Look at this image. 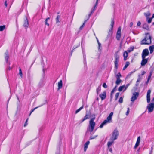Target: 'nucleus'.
I'll return each mask as SVG.
<instances>
[{
	"mask_svg": "<svg viewBox=\"0 0 154 154\" xmlns=\"http://www.w3.org/2000/svg\"><path fill=\"white\" fill-rule=\"evenodd\" d=\"M95 118V117H94L90 120L89 124L87 129V131L90 132H92L93 131L96 124L95 122H94Z\"/></svg>",
	"mask_w": 154,
	"mask_h": 154,
	"instance_id": "obj_1",
	"label": "nucleus"
},
{
	"mask_svg": "<svg viewBox=\"0 0 154 154\" xmlns=\"http://www.w3.org/2000/svg\"><path fill=\"white\" fill-rule=\"evenodd\" d=\"M151 37L148 33L146 34V37L143 40L140 42V44H149L151 43Z\"/></svg>",
	"mask_w": 154,
	"mask_h": 154,
	"instance_id": "obj_2",
	"label": "nucleus"
},
{
	"mask_svg": "<svg viewBox=\"0 0 154 154\" xmlns=\"http://www.w3.org/2000/svg\"><path fill=\"white\" fill-rule=\"evenodd\" d=\"M113 113L112 112H111L109 116L107 117L106 119L103 121V123L100 125V128H102L103 126L107 123H110L112 122V117L113 115Z\"/></svg>",
	"mask_w": 154,
	"mask_h": 154,
	"instance_id": "obj_3",
	"label": "nucleus"
},
{
	"mask_svg": "<svg viewBox=\"0 0 154 154\" xmlns=\"http://www.w3.org/2000/svg\"><path fill=\"white\" fill-rule=\"evenodd\" d=\"M119 135V131L117 128L115 129L113 131L110 140H115L117 139Z\"/></svg>",
	"mask_w": 154,
	"mask_h": 154,
	"instance_id": "obj_4",
	"label": "nucleus"
},
{
	"mask_svg": "<svg viewBox=\"0 0 154 154\" xmlns=\"http://www.w3.org/2000/svg\"><path fill=\"white\" fill-rule=\"evenodd\" d=\"M114 22L113 19H111V23L110 24L111 27L109 30V31L108 32V35L107 37L108 38L110 37L111 36L112 33V29L114 24Z\"/></svg>",
	"mask_w": 154,
	"mask_h": 154,
	"instance_id": "obj_5",
	"label": "nucleus"
},
{
	"mask_svg": "<svg viewBox=\"0 0 154 154\" xmlns=\"http://www.w3.org/2000/svg\"><path fill=\"white\" fill-rule=\"evenodd\" d=\"M144 15L145 16L146 18V20L147 21L148 23H150L152 20V18H149L150 16L151 15V14L149 11H148L146 12H145L144 13Z\"/></svg>",
	"mask_w": 154,
	"mask_h": 154,
	"instance_id": "obj_6",
	"label": "nucleus"
},
{
	"mask_svg": "<svg viewBox=\"0 0 154 154\" xmlns=\"http://www.w3.org/2000/svg\"><path fill=\"white\" fill-rule=\"evenodd\" d=\"M146 108L148 110L149 113L152 112L154 109V103H151L148 104Z\"/></svg>",
	"mask_w": 154,
	"mask_h": 154,
	"instance_id": "obj_7",
	"label": "nucleus"
},
{
	"mask_svg": "<svg viewBox=\"0 0 154 154\" xmlns=\"http://www.w3.org/2000/svg\"><path fill=\"white\" fill-rule=\"evenodd\" d=\"M139 94V93L138 92H136L134 93L131 98V101L132 102H134L138 97Z\"/></svg>",
	"mask_w": 154,
	"mask_h": 154,
	"instance_id": "obj_8",
	"label": "nucleus"
},
{
	"mask_svg": "<svg viewBox=\"0 0 154 154\" xmlns=\"http://www.w3.org/2000/svg\"><path fill=\"white\" fill-rule=\"evenodd\" d=\"M149 54V51L148 49H145L143 50L142 53V57H146V56H148Z\"/></svg>",
	"mask_w": 154,
	"mask_h": 154,
	"instance_id": "obj_9",
	"label": "nucleus"
},
{
	"mask_svg": "<svg viewBox=\"0 0 154 154\" xmlns=\"http://www.w3.org/2000/svg\"><path fill=\"white\" fill-rule=\"evenodd\" d=\"M121 27H119L118 28V29L117 31L116 34V38L118 40H120L121 36Z\"/></svg>",
	"mask_w": 154,
	"mask_h": 154,
	"instance_id": "obj_10",
	"label": "nucleus"
},
{
	"mask_svg": "<svg viewBox=\"0 0 154 154\" xmlns=\"http://www.w3.org/2000/svg\"><path fill=\"white\" fill-rule=\"evenodd\" d=\"M151 92V91L150 90H149L147 93V102L149 103L150 102V94Z\"/></svg>",
	"mask_w": 154,
	"mask_h": 154,
	"instance_id": "obj_11",
	"label": "nucleus"
},
{
	"mask_svg": "<svg viewBox=\"0 0 154 154\" xmlns=\"http://www.w3.org/2000/svg\"><path fill=\"white\" fill-rule=\"evenodd\" d=\"M142 60L141 63V65L142 66H144L148 62V59H145V57H144V58H143V57H142Z\"/></svg>",
	"mask_w": 154,
	"mask_h": 154,
	"instance_id": "obj_12",
	"label": "nucleus"
},
{
	"mask_svg": "<svg viewBox=\"0 0 154 154\" xmlns=\"http://www.w3.org/2000/svg\"><path fill=\"white\" fill-rule=\"evenodd\" d=\"M100 97L101 98V100H103L105 99L106 98V92L104 91L103 93L100 94Z\"/></svg>",
	"mask_w": 154,
	"mask_h": 154,
	"instance_id": "obj_13",
	"label": "nucleus"
},
{
	"mask_svg": "<svg viewBox=\"0 0 154 154\" xmlns=\"http://www.w3.org/2000/svg\"><path fill=\"white\" fill-rule=\"evenodd\" d=\"M29 26V22L28 20L26 18H25V19L24 21V23L23 24V26L24 27L27 28Z\"/></svg>",
	"mask_w": 154,
	"mask_h": 154,
	"instance_id": "obj_14",
	"label": "nucleus"
},
{
	"mask_svg": "<svg viewBox=\"0 0 154 154\" xmlns=\"http://www.w3.org/2000/svg\"><path fill=\"white\" fill-rule=\"evenodd\" d=\"M63 86V82L62 80H61L58 83V90H59V89L62 88Z\"/></svg>",
	"mask_w": 154,
	"mask_h": 154,
	"instance_id": "obj_15",
	"label": "nucleus"
},
{
	"mask_svg": "<svg viewBox=\"0 0 154 154\" xmlns=\"http://www.w3.org/2000/svg\"><path fill=\"white\" fill-rule=\"evenodd\" d=\"M125 88V85H123L120 86L118 88V91L120 92L122 91H124L127 89L126 88Z\"/></svg>",
	"mask_w": 154,
	"mask_h": 154,
	"instance_id": "obj_16",
	"label": "nucleus"
},
{
	"mask_svg": "<svg viewBox=\"0 0 154 154\" xmlns=\"http://www.w3.org/2000/svg\"><path fill=\"white\" fill-rule=\"evenodd\" d=\"M110 140L107 142V146L108 148H109L114 143V140Z\"/></svg>",
	"mask_w": 154,
	"mask_h": 154,
	"instance_id": "obj_17",
	"label": "nucleus"
},
{
	"mask_svg": "<svg viewBox=\"0 0 154 154\" xmlns=\"http://www.w3.org/2000/svg\"><path fill=\"white\" fill-rule=\"evenodd\" d=\"M44 84L45 83L43 80H41L39 81L38 84V86L39 87L41 88L44 86Z\"/></svg>",
	"mask_w": 154,
	"mask_h": 154,
	"instance_id": "obj_18",
	"label": "nucleus"
},
{
	"mask_svg": "<svg viewBox=\"0 0 154 154\" xmlns=\"http://www.w3.org/2000/svg\"><path fill=\"white\" fill-rule=\"evenodd\" d=\"M90 116V115H89L88 114H86L85 116H84V118L80 121L82 123L85 120L89 119Z\"/></svg>",
	"mask_w": 154,
	"mask_h": 154,
	"instance_id": "obj_19",
	"label": "nucleus"
},
{
	"mask_svg": "<svg viewBox=\"0 0 154 154\" xmlns=\"http://www.w3.org/2000/svg\"><path fill=\"white\" fill-rule=\"evenodd\" d=\"M90 143V142L89 141H87L84 145V152L86 151L87 150V149L88 148V145Z\"/></svg>",
	"mask_w": 154,
	"mask_h": 154,
	"instance_id": "obj_20",
	"label": "nucleus"
},
{
	"mask_svg": "<svg viewBox=\"0 0 154 154\" xmlns=\"http://www.w3.org/2000/svg\"><path fill=\"white\" fill-rule=\"evenodd\" d=\"M128 53L127 51H125L123 53V56L124 57V60H126L127 59V58L128 56Z\"/></svg>",
	"mask_w": 154,
	"mask_h": 154,
	"instance_id": "obj_21",
	"label": "nucleus"
},
{
	"mask_svg": "<svg viewBox=\"0 0 154 154\" xmlns=\"http://www.w3.org/2000/svg\"><path fill=\"white\" fill-rule=\"evenodd\" d=\"M8 51H6L5 53V59L6 62H7L9 58L8 56Z\"/></svg>",
	"mask_w": 154,
	"mask_h": 154,
	"instance_id": "obj_22",
	"label": "nucleus"
},
{
	"mask_svg": "<svg viewBox=\"0 0 154 154\" xmlns=\"http://www.w3.org/2000/svg\"><path fill=\"white\" fill-rule=\"evenodd\" d=\"M60 18V16L59 15H58L57 16V17L56 18L55 20H56V23L57 24H58L59 23H60V21L59 20V19Z\"/></svg>",
	"mask_w": 154,
	"mask_h": 154,
	"instance_id": "obj_23",
	"label": "nucleus"
},
{
	"mask_svg": "<svg viewBox=\"0 0 154 154\" xmlns=\"http://www.w3.org/2000/svg\"><path fill=\"white\" fill-rule=\"evenodd\" d=\"M114 57L115 60L119 61V56L117 54V53L115 54Z\"/></svg>",
	"mask_w": 154,
	"mask_h": 154,
	"instance_id": "obj_24",
	"label": "nucleus"
},
{
	"mask_svg": "<svg viewBox=\"0 0 154 154\" xmlns=\"http://www.w3.org/2000/svg\"><path fill=\"white\" fill-rule=\"evenodd\" d=\"M117 80L116 82V85H119L121 82H122V81L120 79H116Z\"/></svg>",
	"mask_w": 154,
	"mask_h": 154,
	"instance_id": "obj_25",
	"label": "nucleus"
},
{
	"mask_svg": "<svg viewBox=\"0 0 154 154\" xmlns=\"http://www.w3.org/2000/svg\"><path fill=\"white\" fill-rule=\"evenodd\" d=\"M97 41L98 45V50L100 51H101L102 49L101 44L99 42L97 38Z\"/></svg>",
	"mask_w": 154,
	"mask_h": 154,
	"instance_id": "obj_26",
	"label": "nucleus"
},
{
	"mask_svg": "<svg viewBox=\"0 0 154 154\" xmlns=\"http://www.w3.org/2000/svg\"><path fill=\"white\" fill-rule=\"evenodd\" d=\"M154 49V46L152 45L150 46L149 47V49L150 51V53L151 54L152 53L153 51V50Z\"/></svg>",
	"mask_w": 154,
	"mask_h": 154,
	"instance_id": "obj_27",
	"label": "nucleus"
},
{
	"mask_svg": "<svg viewBox=\"0 0 154 154\" xmlns=\"http://www.w3.org/2000/svg\"><path fill=\"white\" fill-rule=\"evenodd\" d=\"M130 64V63L129 62H126V64L125 65L124 67H123V70H125L127 67Z\"/></svg>",
	"mask_w": 154,
	"mask_h": 154,
	"instance_id": "obj_28",
	"label": "nucleus"
},
{
	"mask_svg": "<svg viewBox=\"0 0 154 154\" xmlns=\"http://www.w3.org/2000/svg\"><path fill=\"white\" fill-rule=\"evenodd\" d=\"M143 28L146 29H149V26L146 23L143 25Z\"/></svg>",
	"mask_w": 154,
	"mask_h": 154,
	"instance_id": "obj_29",
	"label": "nucleus"
},
{
	"mask_svg": "<svg viewBox=\"0 0 154 154\" xmlns=\"http://www.w3.org/2000/svg\"><path fill=\"white\" fill-rule=\"evenodd\" d=\"M5 28V26L3 25L2 26H0V31H2L4 30Z\"/></svg>",
	"mask_w": 154,
	"mask_h": 154,
	"instance_id": "obj_30",
	"label": "nucleus"
},
{
	"mask_svg": "<svg viewBox=\"0 0 154 154\" xmlns=\"http://www.w3.org/2000/svg\"><path fill=\"white\" fill-rule=\"evenodd\" d=\"M119 61H116L115 60V61L114 62L115 67L116 69H117L118 67V62Z\"/></svg>",
	"mask_w": 154,
	"mask_h": 154,
	"instance_id": "obj_31",
	"label": "nucleus"
},
{
	"mask_svg": "<svg viewBox=\"0 0 154 154\" xmlns=\"http://www.w3.org/2000/svg\"><path fill=\"white\" fill-rule=\"evenodd\" d=\"M83 108V106L82 107H80L75 112V113L76 114V113H78V112H79L81 110H82Z\"/></svg>",
	"mask_w": 154,
	"mask_h": 154,
	"instance_id": "obj_32",
	"label": "nucleus"
},
{
	"mask_svg": "<svg viewBox=\"0 0 154 154\" xmlns=\"http://www.w3.org/2000/svg\"><path fill=\"white\" fill-rule=\"evenodd\" d=\"M140 137L139 136V137H138V138H137V141L136 142V143L138 144L139 145V144L140 142Z\"/></svg>",
	"mask_w": 154,
	"mask_h": 154,
	"instance_id": "obj_33",
	"label": "nucleus"
},
{
	"mask_svg": "<svg viewBox=\"0 0 154 154\" xmlns=\"http://www.w3.org/2000/svg\"><path fill=\"white\" fill-rule=\"evenodd\" d=\"M121 75L120 72L118 73L116 75V79H120V78L121 77Z\"/></svg>",
	"mask_w": 154,
	"mask_h": 154,
	"instance_id": "obj_34",
	"label": "nucleus"
},
{
	"mask_svg": "<svg viewBox=\"0 0 154 154\" xmlns=\"http://www.w3.org/2000/svg\"><path fill=\"white\" fill-rule=\"evenodd\" d=\"M42 105H41V106H38V107H36L35 108L33 109L31 111V112H30V114H29V116H30L31 115V113H32V112H33V111H34L35 109H37V108H38V107H41V106H42Z\"/></svg>",
	"mask_w": 154,
	"mask_h": 154,
	"instance_id": "obj_35",
	"label": "nucleus"
},
{
	"mask_svg": "<svg viewBox=\"0 0 154 154\" xmlns=\"http://www.w3.org/2000/svg\"><path fill=\"white\" fill-rule=\"evenodd\" d=\"M141 77H140V75H139L138 76V78L137 79V84L136 85H137L138 84H137L138 82H139L140 80L141 79Z\"/></svg>",
	"mask_w": 154,
	"mask_h": 154,
	"instance_id": "obj_36",
	"label": "nucleus"
},
{
	"mask_svg": "<svg viewBox=\"0 0 154 154\" xmlns=\"http://www.w3.org/2000/svg\"><path fill=\"white\" fill-rule=\"evenodd\" d=\"M101 90V88L100 86H99L97 88L96 90V91L97 94H98L99 93V92H100V91Z\"/></svg>",
	"mask_w": 154,
	"mask_h": 154,
	"instance_id": "obj_37",
	"label": "nucleus"
},
{
	"mask_svg": "<svg viewBox=\"0 0 154 154\" xmlns=\"http://www.w3.org/2000/svg\"><path fill=\"white\" fill-rule=\"evenodd\" d=\"M50 19L49 17H48L47 18H46L45 20V25H47L48 26H49V23H48L47 22V21L48 20Z\"/></svg>",
	"mask_w": 154,
	"mask_h": 154,
	"instance_id": "obj_38",
	"label": "nucleus"
},
{
	"mask_svg": "<svg viewBox=\"0 0 154 154\" xmlns=\"http://www.w3.org/2000/svg\"><path fill=\"white\" fill-rule=\"evenodd\" d=\"M98 135H96L95 136H91L90 138V139H93L97 137Z\"/></svg>",
	"mask_w": 154,
	"mask_h": 154,
	"instance_id": "obj_39",
	"label": "nucleus"
},
{
	"mask_svg": "<svg viewBox=\"0 0 154 154\" xmlns=\"http://www.w3.org/2000/svg\"><path fill=\"white\" fill-rule=\"evenodd\" d=\"M133 49H134L133 47H131L129 49H128L127 50V51L128 52H130L131 51H132L133 50Z\"/></svg>",
	"mask_w": 154,
	"mask_h": 154,
	"instance_id": "obj_40",
	"label": "nucleus"
},
{
	"mask_svg": "<svg viewBox=\"0 0 154 154\" xmlns=\"http://www.w3.org/2000/svg\"><path fill=\"white\" fill-rule=\"evenodd\" d=\"M117 87V86H116L112 90L111 92V95H112V94L114 93V92L115 91V90H116V88Z\"/></svg>",
	"mask_w": 154,
	"mask_h": 154,
	"instance_id": "obj_41",
	"label": "nucleus"
},
{
	"mask_svg": "<svg viewBox=\"0 0 154 154\" xmlns=\"http://www.w3.org/2000/svg\"><path fill=\"white\" fill-rule=\"evenodd\" d=\"M123 101V98L122 97H121L119 99V102L120 103H122Z\"/></svg>",
	"mask_w": 154,
	"mask_h": 154,
	"instance_id": "obj_42",
	"label": "nucleus"
},
{
	"mask_svg": "<svg viewBox=\"0 0 154 154\" xmlns=\"http://www.w3.org/2000/svg\"><path fill=\"white\" fill-rule=\"evenodd\" d=\"M151 74H150L149 75L147 81L146 82V83H148L149 82L151 77Z\"/></svg>",
	"mask_w": 154,
	"mask_h": 154,
	"instance_id": "obj_43",
	"label": "nucleus"
},
{
	"mask_svg": "<svg viewBox=\"0 0 154 154\" xmlns=\"http://www.w3.org/2000/svg\"><path fill=\"white\" fill-rule=\"evenodd\" d=\"M119 95V93H117L116 94V100H117Z\"/></svg>",
	"mask_w": 154,
	"mask_h": 154,
	"instance_id": "obj_44",
	"label": "nucleus"
},
{
	"mask_svg": "<svg viewBox=\"0 0 154 154\" xmlns=\"http://www.w3.org/2000/svg\"><path fill=\"white\" fill-rule=\"evenodd\" d=\"M19 75H20V76H21V77H22V70L20 68L19 69Z\"/></svg>",
	"mask_w": 154,
	"mask_h": 154,
	"instance_id": "obj_45",
	"label": "nucleus"
},
{
	"mask_svg": "<svg viewBox=\"0 0 154 154\" xmlns=\"http://www.w3.org/2000/svg\"><path fill=\"white\" fill-rule=\"evenodd\" d=\"M103 87L105 88H106L107 87V85L106 83H104L103 85Z\"/></svg>",
	"mask_w": 154,
	"mask_h": 154,
	"instance_id": "obj_46",
	"label": "nucleus"
},
{
	"mask_svg": "<svg viewBox=\"0 0 154 154\" xmlns=\"http://www.w3.org/2000/svg\"><path fill=\"white\" fill-rule=\"evenodd\" d=\"M28 118H27V119H26V120L25 123V124H24V127H25L26 126V125H27V122H28Z\"/></svg>",
	"mask_w": 154,
	"mask_h": 154,
	"instance_id": "obj_47",
	"label": "nucleus"
},
{
	"mask_svg": "<svg viewBox=\"0 0 154 154\" xmlns=\"http://www.w3.org/2000/svg\"><path fill=\"white\" fill-rule=\"evenodd\" d=\"M127 109V111L126 113V115L127 116L128 115L129 113L130 110L129 108H128Z\"/></svg>",
	"mask_w": 154,
	"mask_h": 154,
	"instance_id": "obj_48",
	"label": "nucleus"
},
{
	"mask_svg": "<svg viewBox=\"0 0 154 154\" xmlns=\"http://www.w3.org/2000/svg\"><path fill=\"white\" fill-rule=\"evenodd\" d=\"M85 24V22H84V23H83V25H82L81 26H80V30H82V29L83 28V27H84V26Z\"/></svg>",
	"mask_w": 154,
	"mask_h": 154,
	"instance_id": "obj_49",
	"label": "nucleus"
},
{
	"mask_svg": "<svg viewBox=\"0 0 154 154\" xmlns=\"http://www.w3.org/2000/svg\"><path fill=\"white\" fill-rule=\"evenodd\" d=\"M109 149V151L111 153H112V149L110 147H109V148H108Z\"/></svg>",
	"mask_w": 154,
	"mask_h": 154,
	"instance_id": "obj_50",
	"label": "nucleus"
},
{
	"mask_svg": "<svg viewBox=\"0 0 154 154\" xmlns=\"http://www.w3.org/2000/svg\"><path fill=\"white\" fill-rule=\"evenodd\" d=\"M139 145V144L136 143L135 145L134 146V148L136 149Z\"/></svg>",
	"mask_w": 154,
	"mask_h": 154,
	"instance_id": "obj_51",
	"label": "nucleus"
},
{
	"mask_svg": "<svg viewBox=\"0 0 154 154\" xmlns=\"http://www.w3.org/2000/svg\"><path fill=\"white\" fill-rule=\"evenodd\" d=\"M141 22L140 21H139L138 22H137V26H140V25H141Z\"/></svg>",
	"mask_w": 154,
	"mask_h": 154,
	"instance_id": "obj_52",
	"label": "nucleus"
},
{
	"mask_svg": "<svg viewBox=\"0 0 154 154\" xmlns=\"http://www.w3.org/2000/svg\"><path fill=\"white\" fill-rule=\"evenodd\" d=\"M129 85H130L129 84H128L125 86V88H126V89H127V88L129 86Z\"/></svg>",
	"mask_w": 154,
	"mask_h": 154,
	"instance_id": "obj_53",
	"label": "nucleus"
},
{
	"mask_svg": "<svg viewBox=\"0 0 154 154\" xmlns=\"http://www.w3.org/2000/svg\"><path fill=\"white\" fill-rule=\"evenodd\" d=\"M145 73H146L144 71H143L141 73V75H144Z\"/></svg>",
	"mask_w": 154,
	"mask_h": 154,
	"instance_id": "obj_54",
	"label": "nucleus"
},
{
	"mask_svg": "<svg viewBox=\"0 0 154 154\" xmlns=\"http://www.w3.org/2000/svg\"><path fill=\"white\" fill-rule=\"evenodd\" d=\"M133 23L131 22L130 23V26L131 27H132V26L133 25Z\"/></svg>",
	"mask_w": 154,
	"mask_h": 154,
	"instance_id": "obj_55",
	"label": "nucleus"
},
{
	"mask_svg": "<svg viewBox=\"0 0 154 154\" xmlns=\"http://www.w3.org/2000/svg\"><path fill=\"white\" fill-rule=\"evenodd\" d=\"M5 6H6V7H7V6L8 4H7V1H5Z\"/></svg>",
	"mask_w": 154,
	"mask_h": 154,
	"instance_id": "obj_56",
	"label": "nucleus"
},
{
	"mask_svg": "<svg viewBox=\"0 0 154 154\" xmlns=\"http://www.w3.org/2000/svg\"><path fill=\"white\" fill-rule=\"evenodd\" d=\"M12 69V68L10 67H9L7 69L8 70H10Z\"/></svg>",
	"mask_w": 154,
	"mask_h": 154,
	"instance_id": "obj_57",
	"label": "nucleus"
},
{
	"mask_svg": "<svg viewBox=\"0 0 154 154\" xmlns=\"http://www.w3.org/2000/svg\"><path fill=\"white\" fill-rule=\"evenodd\" d=\"M153 18H154V14H153V15L152 17H151V18H152V19Z\"/></svg>",
	"mask_w": 154,
	"mask_h": 154,
	"instance_id": "obj_58",
	"label": "nucleus"
},
{
	"mask_svg": "<svg viewBox=\"0 0 154 154\" xmlns=\"http://www.w3.org/2000/svg\"><path fill=\"white\" fill-rule=\"evenodd\" d=\"M152 150H151V151L150 152V153H151V154H152Z\"/></svg>",
	"mask_w": 154,
	"mask_h": 154,
	"instance_id": "obj_59",
	"label": "nucleus"
},
{
	"mask_svg": "<svg viewBox=\"0 0 154 154\" xmlns=\"http://www.w3.org/2000/svg\"><path fill=\"white\" fill-rule=\"evenodd\" d=\"M152 101H154V97L152 99Z\"/></svg>",
	"mask_w": 154,
	"mask_h": 154,
	"instance_id": "obj_60",
	"label": "nucleus"
},
{
	"mask_svg": "<svg viewBox=\"0 0 154 154\" xmlns=\"http://www.w3.org/2000/svg\"><path fill=\"white\" fill-rule=\"evenodd\" d=\"M56 154H60V153L59 152H58L57 153H56Z\"/></svg>",
	"mask_w": 154,
	"mask_h": 154,
	"instance_id": "obj_61",
	"label": "nucleus"
},
{
	"mask_svg": "<svg viewBox=\"0 0 154 154\" xmlns=\"http://www.w3.org/2000/svg\"><path fill=\"white\" fill-rule=\"evenodd\" d=\"M153 147H151V150H153Z\"/></svg>",
	"mask_w": 154,
	"mask_h": 154,
	"instance_id": "obj_62",
	"label": "nucleus"
},
{
	"mask_svg": "<svg viewBox=\"0 0 154 154\" xmlns=\"http://www.w3.org/2000/svg\"><path fill=\"white\" fill-rule=\"evenodd\" d=\"M97 100H99L98 98H97Z\"/></svg>",
	"mask_w": 154,
	"mask_h": 154,
	"instance_id": "obj_63",
	"label": "nucleus"
},
{
	"mask_svg": "<svg viewBox=\"0 0 154 154\" xmlns=\"http://www.w3.org/2000/svg\"><path fill=\"white\" fill-rule=\"evenodd\" d=\"M152 25H154V22L153 23Z\"/></svg>",
	"mask_w": 154,
	"mask_h": 154,
	"instance_id": "obj_64",
	"label": "nucleus"
}]
</instances>
